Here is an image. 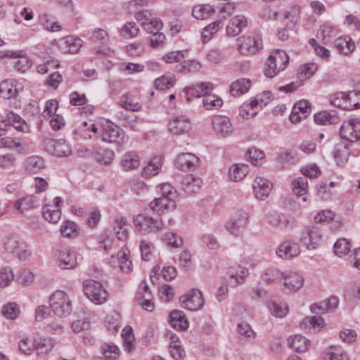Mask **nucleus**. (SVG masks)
I'll list each match as a JSON object with an SVG mask.
<instances>
[{"label":"nucleus","instance_id":"1","mask_svg":"<svg viewBox=\"0 0 360 360\" xmlns=\"http://www.w3.org/2000/svg\"><path fill=\"white\" fill-rule=\"evenodd\" d=\"M289 62L288 54L283 50H274L266 59L263 69L264 75L273 78L283 71Z\"/></svg>","mask_w":360,"mask_h":360},{"label":"nucleus","instance_id":"2","mask_svg":"<svg viewBox=\"0 0 360 360\" xmlns=\"http://www.w3.org/2000/svg\"><path fill=\"white\" fill-rule=\"evenodd\" d=\"M100 136L101 139L108 143H115L121 148L128 141L124 131L118 125L106 121L101 126Z\"/></svg>","mask_w":360,"mask_h":360},{"label":"nucleus","instance_id":"3","mask_svg":"<svg viewBox=\"0 0 360 360\" xmlns=\"http://www.w3.org/2000/svg\"><path fill=\"white\" fill-rule=\"evenodd\" d=\"M49 302L53 312L58 316H67L72 310V301L63 290L54 292L50 297Z\"/></svg>","mask_w":360,"mask_h":360},{"label":"nucleus","instance_id":"4","mask_svg":"<svg viewBox=\"0 0 360 360\" xmlns=\"http://www.w3.org/2000/svg\"><path fill=\"white\" fill-rule=\"evenodd\" d=\"M133 222L136 230L143 235L160 231L164 226L160 219H154L144 214L134 217Z\"/></svg>","mask_w":360,"mask_h":360},{"label":"nucleus","instance_id":"5","mask_svg":"<svg viewBox=\"0 0 360 360\" xmlns=\"http://www.w3.org/2000/svg\"><path fill=\"white\" fill-rule=\"evenodd\" d=\"M83 290L87 298L96 304H101L107 300V291L101 283L95 280L84 281Z\"/></svg>","mask_w":360,"mask_h":360},{"label":"nucleus","instance_id":"6","mask_svg":"<svg viewBox=\"0 0 360 360\" xmlns=\"http://www.w3.org/2000/svg\"><path fill=\"white\" fill-rule=\"evenodd\" d=\"M238 50L242 55H253L262 49V41L260 36H241L237 39Z\"/></svg>","mask_w":360,"mask_h":360},{"label":"nucleus","instance_id":"7","mask_svg":"<svg viewBox=\"0 0 360 360\" xmlns=\"http://www.w3.org/2000/svg\"><path fill=\"white\" fill-rule=\"evenodd\" d=\"M5 58H18L14 63L13 68L19 72L25 73L32 66L31 60L27 56L26 51L22 49L20 50H6L0 52V59Z\"/></svg>","mask_w":360,"mask_h":360},{"label":"nucleus","instance_id":"8","mask_svg":"<svg viewBox=\"0 0 360 360\" xmlns=\"http://www.w3.org/2000/svg\"><path fill=\"white\" fill-rule=\"evenodd\" d=\"M248 218V214L246 212L243 210L236 212L227 221L226 230L234 236H240L247 226Z\"/></svg>","mask_w":360,"mask_h":360},{"label":"nucleus","instance_id":"9","mask_svg":"<svg viewBox=\"0 0 360 360\" xmlns=\"http://www.w3.org/2000/svg\"><path fill=\"white\" fill-rule=\"evenodd\" d=\"M54 258L61 269H72L77 264L75 252L68 248L57 249L54 252Z\"/></svg>","mask_w":360,"mask_h":360},{"label":"nucleus","instance_id":"10","mask_svg":"<svg viewBox=\"0 0 360 360\" xmlns=\"http://www.w3.org/2000/svg\"><path fill=\"white\" fill-rule=\"evenodd\" d=\"M340 136L345 141L352 143L360 139V119L345 121L340 130Z\"/></svg>","mask_w":360,"mask_h":360},{"label":"nucleus","instance_id":"11","mask_svg":"<svg viewBox=\"0 0 360 360\" xmlns=\"http://www.w3.org/2000/svg\"><path fill=\"white\" fill-rule=\"evenodd\" d=\"M322 232L316 226H311L306 228L300 237V242L308 250L316 248L321 242Z\"/></svg>","mask_w":360,"mask_h":360},{"label":"nucleus","instance_id":"12","mask_svg":"<svg viewBox=\"0 0 360 360\" xmlns=\"http://www.w3.org/2000/svg\"><path fill=\"white\" fill-rule=\"evenodd\" d=\"M43 143L45 150L53 155L65 157L71 153L70 148L65 140L46 138L44 139Z\"/></svg>","mask_w":360,"mask_h":360},{"label":"nucleus","instance_id":"13","mask_svg":"<svg viewBox=\"0 0 360 360\" xmlns=\"http://www.w3.org/2000/svg\"><path fill=\"white\" fill-rule=\"evenodd\" d=\"M179 301L184 308L190 311L199 309L204 303L202 292L197 289H193L186 295L181 296Z\"/></svg>","mask_w":360,"mask_h":360},{"label":"nucleus","instance_id":"14","mask_svg":"<svg viewBox=\"0 0 360 360\" xmlns=\"http://www.w3.org/2000/svg\"><path fill=\"white\" fill-rule=\"evenodd\" d=\"M192 128L191 120L186 115H179L171 119L168 123V130L174 135L188 133Z\"/></svg>","mask_w":360,"mask_h":360},{"label":"nucleus","instance_id":"15","mask_svg":"<svg viewBox=\"0 0 360 360\" xmlns=\"http://www.w3.org/2000/svg\"><path fill=\"white\" fill-rule=\"evenodd\" d=\"M199 165L200 159L191 153H181L175 160L176 167L184 172L195 170Z\"/></svg>","mask_w":360,"mask_h":360},{"label":"nucleus","instance_id":"16","mask_svg":"<svg viewBox=\"0 0 360 360\" xmlns=\"http://www.w3.org/2000/svg\"><path fill=\"white\" fill-rule=\"evenodd\" d=\"M128 252L127 248H122L116 255H111L109 259L110 264L113 267H119L124 273H129L132 269V264L127 257Z\"/></svg>","mask_w":360,"mask_h":360},{"label":"nucleus","instance_id":"17","mask_svg":"<svg viewBox=\"0 0 360 360\" xmlns=\"http://www.w3.org/2000/svg\"><path fill=\"white\" fill-rule=\"evenodd\" d=\"M151 210L158 214H166L176 208V202L169 197L155 198L149 204Z\"/></svg>","mask_w":360,"mask_h":360},{"label":"nucleus","instance_id":"18","mask_svg":"<svg viewBox=\"0 0 360 360\" xmlns=\"http://www.w3.org/2000/svg\"><path fill=\"white\" fill-rule=\"evenodd\" d=\"M212 126L214 131L221 137L231 135L233 131L229 118L223 115L214 116L212 118Z\"/></svg>","mask_w":360,"mask_h":360},{"label":"nucleus","instance_id":"19","mask_svg":"<svg viewBox=\"0 0 360 360\" xmlns=\"http://www.w3.org/2000/svg\"><path fill=\"white\" fill-rule=\"evenodd\" d=\"M352 143L345 141H339L334 146L333 155L338 165L345 164L350 155Z\"/></svg>","mask_w":360,"mask_h":360},{"label":"nucleus","instance_id":"20","mask_svg":"<svg viewBox=\"0 0 360 360\" xmlns=\"http://www.w3.org/2000/svg\"><path fill=\"white\" fill-rule=\"evenodd\" d=\"M283 290L286 292H295L300 289L304 283L302 276L295 272L285 273L283 279Z\"/></svg>","mask_w":360,"mask_h":360},{"label":"nucleus","instance_id":"21","mask_svg":"<svg viewBox=\"0 0 360 360\" xmlns=\"http://www.w3.org/2000/svg\"><path fill=\"white\" fill-rule=\"evenodd\" d=\"M213 89V85L210 82H199L195 84H193L191 86L185 88V92L187 95L186 100L187 102L191 101L190 96L200 98L202 96L203 98L212 91Z\"/></svg>","mask_w":360,"mask_h":360},{"label":"nucleus","instance_id":"22","mask_svg":"<svg viewBox=\"0 0 360 360\" xmlns=\"http://www.w3.org/2000/svg\"><path fill=\"white\" fill-rule=\"evenodd\" d=\"M138 301L146 311H152L154 308L153 296L146 282L142 283L137 295Z\"/></svg>","mask_w":360,"mask_h":360},{"label":"nucleus","instance_id":"23","mask_svg":"<svg viewBox=\"0 0 360 360\" xmlns=\"http://www.w3.org/2000/svg\"><path fill=\"white\" fill-rule=\"evenodd\" d=\"M299 245L293 241H285L282 243L276 251V255L283 259H292L299 255Z\"/></svg>","mask_w":360,"mask_h":360},{"label":"nucleus","instance_id":"24","mask_svg":"<svg viewBox=\"0 0 360 360\" xmlns=\"http://www.w3.org/2000/svg\"><path fill=\"white\" fill-rule=\"evenodd\" d=\"M271 187L272 184L269 180L262 177H257L252 184L255 197L260 200H264L269 195Z\"/></svg>","mask_w":360,"mask_h":360},{"label":"nucleus","instance_id":"25","mask_svg":"<svg viewBox=\"0 0 360 360\" xmlns=\"http://www.w3.org/2000/svg\"><path fill=\"white\" fill-rule=\"evenodd\" d=\"M248 25V20L243 15H238L231 18L226 27L228 36L235 37L239 34Z\"/></svg>","mask_w":360,"mask_h":360},{"label":"nucleus","instance_id":"26","mask_svg":"<svg viewBox=\"0 0 360 360\" xmlns=\"http://www.w3.org/2000/svg\"><path fill=\"white\" fill-rule=\"evenodd\" d=\"M39 200L32 195H26L16 200L14 202V207L21 214H24L26 212L34 210L38 206Z\"/></svg>","mask_w":360,"mask_h":360},{"label":"nucleus","instance_id":"27","mask_svg":"<svg viewBox=\"0 0 360 360\" xmlns=\"http://www.w3.org/2000/svg\"><path fill=\"white\" fill-rule=\"evenodd\" d=\"M140 166V158L136 153L129 151L125 153L120 160L122 170L128 172L137 169Z\"/></svg>","mask_w":360,"mask_h":360},{"label":"nucleus","instance_id":"28","mask_svg":"<svg viewBox=\"0 0 360 360\" xmlns=\"http://www.w3.org/2000/svg\"><path fill=\"white\" fill-rule=\"evenodd\" d=\"M45 167L44 159L38 155L27 157L24 162L25 171L30 174H37Z\"/></svg>","mask_w":360,"mask_h":360},{"label":"nucleus","instance_id":"29","mask_svg":"<svg viewBox=\"0 0 360 360\" xmlns=\"http://www.w3.org/2000/svg\"><path fill=\"white\" fill-rule=\"evenodd\" d=\"M316 123L321 125L334 124L339 122L338 113L335 110H323L314 116Z\"/></svg>","mask_w":360,"mask_h":360},{"label":"nucleus","instance_id":"30","mask_svg":"<svg viewBox=\"0 0 360 360\" xmlns=\"http://www.w3.org/2000/svg\"><path fill=\"white\" fill-rule=\"evenodd\" d=\"M202 183L199 177L192 174L186 175L182 180L183 189L188 194L196 193L200 191Z\"/></svg>","mask_w":360,"mask_h":360},{"label":"nucleus","instance_id":"31","mask_svg":"<svg viewBox=\"0 0 360 360\" xmlns=\"http://www.w3.org/2000/svg\"><path fill=\"white\" fill-rule=\"evenodd\" d=\"M323 325L324 320L322 317L314 316L304 319L300 323V327L305 330L316 333L321 330Z\"/></svg>","mask_w":360,"mask_h":360},{"label":"nucleus","instance_id":"32","mask_svg":"<svg viewBox=\"0 0 360 360\" xmlns=\"http://www.w3.org/2000/svg\"><path fill=\"white\" fill-rule=\"evenodd\" d=\"M169 323L172 326L179 330H184L188 327V321L181 311L174 310L169 315Z\"/></svg>","mask_w":360,"mask_h":360},{"label":"nucleus","instance_id":"33","mask_svg":"<svg viewBox=\"0 0 360 360\" xmlns=\"http://www.w3.org/2000/svg\"><path fill=\"white\" fill-rule=\"evenodd\" d=\"M285 273L274 267L266 269L262 275V280L269 285L278 283L283 281Z\"/></svg>","mask_w":360,"mask_h":360},{"label":"nucleus","instance_id":"34","mask_svg":"<svg viewBox=\"0 0 360 360\" xmlns=\"http://www.w3.org/2000/svg\"><path fill=\"white\" fill-rule=\"evenodd\" d=\"M338 30L330 22L322 25L317 33V37L321 38L325 43L329 42L338 35Z\"/></svg>","mask_w":360,"mask_h":360},{"label":"nucleus","instance_id":"35","mask_svg":"<svg viewBox=\"0 0 360 360\" xmlns=\"http://www.w3.org/2000/svg\"><path fill=\"white\" fill-rule=\"evenodd\" d=\"M289 347L297 352H304L309 347V340L300 335H295L288 340Z\"/></svg>","mask_w":360,"mask_h":360},{"label":"nucleus","instance_id":"36","mask_svg":"<svg viewBox=\"0 0 360 360\" xmlns=\"http://www.w3.org/2000/svg\"><path fill=\"white\" fill-rule=\"evenodd\" d=\"M300 14V8L292 6L283 13V22L288 28L292 29L297 24Z\"/></svg>","mask_w":360,"mask_h":360},{"label":"nucleus","instance_id":"37","mask_svg":"<svg viewBox=\"0 0 360 360\" xmlns=\"http://www.w3.org/2000/svg\"><path fill=\"white\" fill-rule=\"evenodd\" d=\"M15 79H6L0 84V96L5 99H10L16 96L18 90Z\"/></svg>","mask_w":360,"mask_h":360},{"label":"nucleus","instance_id":"38","mask_svg":"<svg viewBox=\"0 0 360 360\" xmlns=\"http://www.w3.org/2000/svg\"><path fill=\"white\" fill-rule=\"evenodd\" d=\"M55 344L54 340L51 338H35L34 350L38 354H46L53 349Z\"/></svg>","mask_w":360,"mask_h":360},{"label":"nucleus","instance_id":"39","mask_svg":"<svg viewBox=\"0 0 360 360\" xmlns=\"http://www.w3.org/2000/svg\"><path fill=\"white\" fill-rule=\"evenodd\" d=\"M162 165L161 156H154L150 161L143 167L142 170V176L144 177H150L158 174Z\"/></svg>","mask_w":360,"mask_h":360},{"label":"nucleus","instance_id":"40","mask_svg":"<svg viewBox=\"0 0 360 360\" xmlns=\"http://www.w3.org/2000/svg\"><path fill=\"white\" fill-rule=\"evenodd\" d=\"M82 46L81 39L72 37H65L60 41V46L65 52L76 53Z\"/></svg>","mask_w":360,"mask_h":360},{"label":"nucleus","instance_id":"41","mask_svg":"<svg viewBox=\"0 0 360 360\" xmlns=\"http://www.w3.org/2000/svg\"><path fill=\"white\" fill-rule=\"evenodd\" d=\"M201 68V63L197 60H184L176 66V70L181 73L188 74L197 72Z\"/></svg>","mask_w":360,"mask_h":360},{"label":"nucleus","instance_id":"42","mask_svg":"<svg viewBox=\"0 0 360 360\" xmlns=\"http://www.w3.org/2000/svg\"><path fill=\"white\" fill-rule=\"evenodd\" d=\"M251 82L249 79L242 78L233 82L230 87V91L234 96L245 94L250 87Z\"/></svg>","mask_w":360,"mask_h":360},{"label":"nucleus","instance_id":"43","mask_svg":"<svg viewBox=\"0 0 360 360\" xmlns=\"http://www.w3.org/2000/svg\"><path fill=\"white\" fill-rule=\"evenodd\" d=\"M4 249L8 252H17L20 248L25 247V241L15 235L8 236L4 243Z\"/></svg>","mask_w":360,"mask_h":360},{"label":"nucleus","instance_id":"44","mask_svg":"<svg viewBox=\"0 0 360 360\" xmlns=\"http://www.w3.org/2000/svg\"><path fill=\"white\" fill-rule=\"evenodd\" d=\"M214 13V8L210 4L196 5L193 7L192 14L198 20L210 18Z\"/></svg>","mask_w":360,"mask_h":360},{"label":"nucleus","instance_id":"45","mask_svg":"<svg viewBox=\"0 0 360 360\" xmlns=\"http://www.w3.org/2000/svg\"><path fill=\"white\" fill-rule=\"evenodd\" d=\"M128 223L124 217L116 219L114 231L116 237L120 240H124L128 237Z\"/></svg>","mask_w":360,"mask_h":360},{"label":"nucleus","instance_id":"46","mask_svg":"<svg viewBox=\"0 0 360 360\" xmlns=\"http://www.w3.org/2000/svg\"><path fill=\"white\" fill-rule=\"evenodd\" d=\"M6 124V128L7 127H13L16 130L19 131H25L27 126L24 120H22L19 115L13 112L10 113L7 118L4 120Z\"/></svg>","mask_w":360,"mask_h":360},{"label":"nucleus","instance_id":"47","mask_svg":"<svg viewBox=\"0 0 360 360\" xmlns=\"http://www.w3.org/2000/svg\"><path fill=\"white\" fill-rule=\"evenodd\" d=\"M248 173V167L245 165H234L229 172V176L233 181L242 180Z\"/></svg>","mask_w":360,"mask_h":360},{"label":"nucleus","instance_id":"48","mask_svg":"<svg viewBox=\"0 0 360 360\" xmlns=\"http://www.w3.org/2000/svg\"><path fill=\"white\" fill-rule=\"evenodd\" d=\"M335 46L338 51L344 55H348L355 49V44L351 39L339 37L335 41Z\"/></svg>","mask_w":360,"mask_h":360},{"label":"nucleus","instance_id":"49","mask_svg":"<svg viewBox=\"0 0 360 360\" xmlns=\"http://www.w3.org/2000/svg\"><path fill=\"white\" fill-rule=\"evenodd\" d=\"M223 26V20L219 19L205 27L202 32V37L204 41L206 42L207 40L210 39L215 33L222 29Z\"/></svg>","mask_w":360,"mask_h":360},{"label":"nucleus","instance_id":"50","mask_svg":"<svg viewBox=\"0 0 360 360\" xmlns=\"http://www.w3.org/2000/svg\"><path fill=\"white\" fill-rule=\"evenodd\" d=\"M203 106L206 110L218 109L223 105V101L215 94H207L202 100Z\"/></svg>","mask_w":360,"mask_h":360},{"label":"nucleus","instance_id":"51","mask_svg":"<svg viewBox=\"0 0 360 360\" xmlns=\"http://www.w3.org/2000/svg\"><path fill=\"white\" fill-rule=\"evenodd\" d=\"M318 69L315 63L304 64L297 71V77L300 80L304 81L314 75Z\"/></svg>","mask_w":360,"mask_h":360},{"label":"nucleus","instance_id":"52","mask_svg":"<svg viewBox=\"0 0 360 360\" xmlns=\"http://www.w3.org/2000/svg\"><path fill=\"white\" fill-rule=\"evenodd\" d=\"M120 105L127 110L136 112L141 110V105L134 101L129 94L123 95L120 100Z\"/></svg>","mask_w":360,"mask_h":360},{"label":"nucleus","instance_id":"53","mask_svg":"<svg viewBox=\"0 0 360 360\" xmlns=\"http://www.w3.org/2000/svg\"><path fill=\"white\" fill-rule=\"evenodd\" d=\"M260 108L257 104H254L252 99L249 103H244L240 109V115L244 119L255 117Z\"/></svg>","mask_w":360,"mask_h":360},{"label":"nucleus","instance_id":"54","mask_svg":"<svg viewBox=\"0 0 360 360\" xmlns=\"http://www.w3.org/2000/svg\"><path fill=\"white\" fill-rule=\"evenodd\" d=\"M141 25L146 32L153 34L155 32H159L162 29L163 24L158 18H147L146 20L141 22Z\"/></svg>","mask_w":360,"mask_h":360},{"label":"nucleus","instance_id":"55","mask_svg":"<svg viewBox=\"0 0 360 360\" xmlns=\"http://www.w3.org/2000/svg\"><path fill=\"white\" fill-rule=\"evenodd\" d=\"M292 189L296 195H304L308 192V182L305 177H298L292 182Z\"/></svg>","mask_w":360,"mask_h":360},{"label":"nucleus","instance_id":"56","mask_svg":"<svg viewBox=\"0 0 360 360\" xmlns=\"http://www.w3.org/2000/svg\"><path fill=\"white\" fill-rule=\"evenodd\" d=\"M101 349L103 354L106 359H116L120 356V349L114 343H103L101 346Z\"/></svg>","mask_w":360,"mask_h":360},{"label":"nucleus","instance_id":"57","mask_svg":"<svg viewBox=\"0 0 360 360\" xmlns=\"http://www.w3.org/2000/svg\"><path fill=\"white\" fill-rule=\"evenodd\" d=\"M347 95V110L360 108V91L345 92Z\"/></svg>","mask_w":360,"mask_h":360},{"label":"nucleus","instance_id":"58","mask_svg":"<svg viewBox=\"0 0 360 360\" xmlns=\"http://www.w3.org/2000/svg\"><path fill=\"white\" fill-rule=\"evenodd\" d=\"M229 274L238 284H241L244 282L245 278L248 275V269L245 267L236 266L230 269Z\"/></svg>","mask_w":360,"mask_h":360},{"label":"nucleus","instance_id":"59","mask_svg":"<svg viewBox=\"0 0 360 360\" xmlns=\"http://www.w3.org/2000/svg\"><path fill=\"white\" fill-rule=\"evenodd\" d=\"M114 153L109 149H99L95 153V159L97 162L104 164L110 165L114 159Z\"/></svg>","mask_w":360,"mask_h":360},{"label":"nucleus","instance_id":"60","mask_svg":"<svg viewBox=\"0 0 360 360\" xmlns=\"http://www.w3.org/2000/svg\"><path fill=\"white\" fill-rule=\"evenodd\" d=\"M35 338H22L18 342L19 349L25 354H31L34 351Z\"/></svg>","mask_w":360,"mask_h":360},{"label":"nucleus","instance_id":"61","mask_svg":"<svg viewBox=\"0 0 360 360\" xmlns=\"http://www.w3.org/2000/svg\"><path fill=\"white\" fill-rule=\"evenodd\" d=\"M331 105L347 110V95L345 92H337L330 96Z\"/></svg>","mask_w":360,"mask_h":360},{"label":"nucleus","instance_id":"62","mask_svg":"<svg viewBox=\"0 0 360 360\" xmlns=\"http://www.w3.org/2000/svg\"><path fill=\"white\" fill-rule=\"evenodd\" d=\"M60 231L63 237L73 238L77 235V226L72 221H66L61 226Z\"/></svg>","mask_w":360,"mask_h":360},{"label":"nucleus","instance_id":"63","mask_svg":"<svg viewBox=\"0 0 360 360\" xmlns=\"http://www.w3.org/2000/svg\"><path fill=\"white\" fill-rule=\"evenodd\" d=\"M334 252L338 257H342L348 253L350 250L349 241L345 238L338 239L334 244Z\"/></svg>","mask_w":360,"mask_h":360},{"label":"nucleus","instance_id":"64","mask_svg":"<svg viewBox=\"0 0 360 360\" xmlns=\"http://www.w3.org/2000/svg\"><path fill=\"white\" fill-rule=\"evenodd\" d=\"M269 307L271 314L276 317H284L288 313V308L285 304L272 302Z\"/></svg>","mask_w":360,"mask_h":360}]
</instances>
